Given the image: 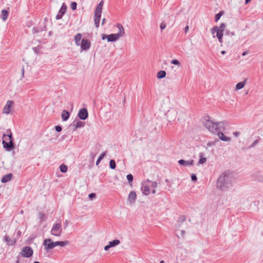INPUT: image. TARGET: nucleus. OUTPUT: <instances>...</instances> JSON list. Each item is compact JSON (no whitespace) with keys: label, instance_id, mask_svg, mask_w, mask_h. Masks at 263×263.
<instances>
[{"label":"nucleus","instance_id":"f704fd0d","mask_svg":"<svg viewBox=\"0 0 263 263\" xmlns=\"http://www.w3.org/2000/svg\"><path fill=\"white\" fill-rule=\"evenodd\" d=\"M226 27V24L224 23H221L219 27H218V28L219 31L221 30V32H223L224 29Z\"/></svg>","mask_w":263,"mask_h":263},{"label":"nucleus","instance_id":"423d86ee","mask_svg":"<svg viewBox=\"0 0 263 263\" xmlns=\"http://www.w3.org/2000/svg\"><path fill=\"white\" fill-rule=\"evenodd\" d=\"M62 227L61 220H59V222L57 221L53 225L51 230V234L55 236H60L62 232Z\"/></svg>","mask_w":263,"mask_h":263},{"label":"nucleus","instance_id":"9d476101","mask_svg":"<svg viewBox=\"0 0 263 263\" xmlns=\"http://www.w3.org/2000/svg\"><path fill=\"white\" fill-rule=\"evenodd\" d=\"M81 49L82 50H88L90 46L91 43L89 41L83 39L81 42Z\"/></svg>","mask_w":263,"mask_h":263},{"label":"nucleus","instance_id":"a878e982","mask_svg":"<svg viewBox=\"0 0 263 263\" xmlns=\"http://www.w3.org/2000/svg\"><path fill=\"white\" fill-rule=\"evenodd\" d=\"M199 158L200 159L198 162V164H203L206 162V158L205 157H204L203 154L202 153L199 154Z\"/></svg>","mask_w":263,"mask_h":263},{"label":"nucleus","instance_id":"c03bdc74","mask_svg":"<svg viewBox=\"0 0 263 263\" xmlns=\"http://www.w3.org/2000/svg\"><path fill=\"white\" fill-rule=\"evenodd\" d=\"M69 224V221L68 220H66L65 221L64 223V229H66L68 225Z\"/></svg>","mask_w":263,"mask_h":263},{"label":"nucleus","instance_id":"09e8293b","mask_svg":"<svg viewBox=\"0 0 263 263\" xmlns=\"http://www.w3.org/2000/svg\"><path fill=\"white\" fill-rule=\"evenodd\" d=\"M111 248V246H110V245H109H109H107V246H105V247H104V250H105V251H107V250H108V249H109V248Z\"/></svg>","mask_w":263,"mask_h":263},{"label":"nucleus","instance_id":"5701e85b","mask_svg":"<svg viewBox=\"0 0 263 263\" xmlns=\"http://www.w3.org/2000/svg\"><path fill=\"white\" fill-rule=\"evenodd\" d=\"M186 220V217L184 215H181L178 217L177 220L178 227H180L182 223Z\"/></svg>","mask_w":263,"mask_h":263},{"label":"nucleus","instance_id":"bb28decb","mask_svg":"<svg viewBox=\"0 0 263 263\" xmlns=\"http://www.w3.org/2000/svg\"><path fill=\"white\" fill-rule=\"evenodd\" d=\"M166 72L164 70H161L157 73V77L158 79H162L166 76Z\"/></svg>","mask_w":263,"mask_h":263},{"label":"nucleus","instance_id":"a211bd4d","mask_svg":"<svg viewBox=\"0 0 263 263\" xmlns=\"http://www.w3.org/2000/svg\"><path fill=\"white\" fill-rule=\"evenodd\" d=\"M85 125V122L82 121H78L76 123H73L70 126H73V130H76L77 128L83 127Z\"/></svg>","mask_w":263,"mask_h":263},{"label":"nucleus","instance_id":"39448f33","mask_svg":"<svg viewBox=\"0 0 263 263\" xmlns=\"http://www.w3.org/2000/svg\"><path fill=\"white\" fill-rule=\"evenodd\" d=\"M104 4V1H101L97 6L94 15V22L97 28L99 26L100 18L101 16L102 7Z\"/></svg>","mask_w":263,"mask_h":263},{"label":"nucleus","instance_id":"f257e3e1","mask_svg":"<svg viewBox=\"0 0 263 263\" xmlns=\"http://www.w3.org/2000/svg\"><path fill=\"white\" fill-rule=\"evenodd\" d=\"M203 125L210 132L214 134H217L219 138L223 141H230L231 138L227 137L224 134L221 132V130H225V127L228 125V123L226 121L219 122H215L211 120L209 116H205L202 121Z\"/></svg>","mask_w":263,"mask_h":263},{"label":"nucleus","instance_id":"6e6552de","mask_svg":"<svg viewBox=\"0 0 263 263\" xmlns=\"http://www.w3.org/2000/svg\"><path fill=\"white\" fill-rule=\"evenodd\" d=\"M33 250L31 247L26 246L22 249L20 254L22 257H30L33 255Z\"/></svg>","mask_w":263,"mask_h":263},{"label":"nucleus","instance_id":"72a5a7b5","mask_svg":"<svg viewBox=\"0 0 263 263\" xmlns=\"http://www.w3.org/2000/svg\"><path fill=\"white\" fill-rule=\"evenodd\" d=\"M39 218L40 219V220L42 221H43L45 219V214L42 212H40L39 213Z\"/></svg>","mask_w":263,"mask_h":263},{"label":"nucleus","instance_id":"20e7f679","mask_svg":"<svg viewBox=\"0 0 263 263\" xmlns=\"http://www.w3.org/2000/svg\"><path fill=\"white\" fill-rule=\"evenodd\" d=\"M68 244H69V241L67 240L64 241H59L52 242L51 239L50 238L45 239L43 242V245L45 246V249L47 251L51 249L58 246H60L63 247L66 245H67Z\"/></svg>","mask_w":263,"mask_h":263},{"label":"nucleus","instance_id":"ddd939ff","mask_svg":"<svg viewBox=\"0 0 263 263\" xmlns=\"http://www.w3.org/2000/svg\"><path fill=\"white\" fill-rule=\"evenodd\" d=\"M66 9H67L66 5L64 3H63L58 12V13L56 15L55 18L57 20H60V19L62 18L63 15L66 12Z\"/></svg>","mask_w":263,"mask_h":263},{"label":"nucleus","instance_id":"f03ea898","mask_svg":"<svg viewBox=\"0 0 263 263\" xmlns=\"http://www.w3.org/2000/svg\"><path fill=\"white\" fill-rule=\"evenodd\" d=\"M233 179V175L229 171L222 173L217 179V187L221 191L227 190L232 186Z\"/></svg>","mask_w":263,"mask_h":263},{"label":"nucleus","instance_id":"7ed1b4c3","mask_svg":"<svg viewBox=\"0 0 263 263\" xmlns=\"http://www.w3.org/2000/svg\"><path fill=\"white\" fill-rule=\"evenodd\" d=\"M3 139L2 144L7 151H10L14 148L12 134L10 129L7 130V134L3 135Z\"/></svg>","mask_w":263,"mask_h":263},{"label":"nucleus","instance_id":"3c124183","mask_svg":"<svg viewBox=\"0 0 263 263\" xmlns=\"http://www.w3.org/2000/svg\"><path fill=\"white\" fill-rule=\"evenodd\" d=\"M189 29V27L188 26H186L184 28V31L185 33H186Z\"/></svg>","mask_w":263,"mask_h":263},{"label":"nucleus","instance_id":"0eeeda50","mask_svg":"<svg viewBox=\"0 0 263 263\" xmlns=\"http://www.w3.org/2000/svg\"><path fill=\"white\" fill-rule=\"evenodd\" d=\"M121 33L119 34L112 33L109 35H103L102 39L103 40L107 39L108 42H115L121 37Z\"/></svg>","mask_w":263,"mask_h":263},{"label":"nucleus","instance_id":"6ab92c4d","mask_svg":"<svg viewBox=\"0 0 263 263\" xmlns=\"http://www.w3.org/2000/svg\"><path fill=\"white\" fill-rule=\"evenodd\" d=\"M12 174L11 173H9L8 174L5 175L2 177V178L1 179V182L3 183L7 182L9 181L12 179Z\"/></svg>","mask_w":263,"mask_h":263},{"label":"nucleus","instance_id":"e2e57ef3","mask_svg":"<svg viewBox=\"0 0 263 263\" xmlns=\"http://www.w3.org/2000/svg\"><path fill=\"white\" fill-rule=\"evenodd\" d=\"M160 263H164V260H161L160 261Z\"/></svg>","mask_w":263,"mask_h":263},{"label":"nucleus","instance_id":"f3484780","mask_svg":"<svg viewBox=\"0 0 263 263\" xmlns=\"http://www.w3.org/2000/svg\"><path fill=\"white\" fill-rule=\"evenodd\" d=\"M136 193L135 191H131L128 195V200L130 203H133L136 200Z\"/></svg>","mask_w":263,"mask_h":263},{"label":"nucleus","instance_id":"37998d69","mask_svg":"<svg viewBox=\"0 0 263 263\" xmlns=\"http://www.w3.org/2000/svg\"><path fill=\"white\" fill-rule=\"evenodd\" d=\"M88 197L90 199H92L96 197V195L95 193H90V194H89Z\"/></svg>","mask_w":263,"mask_h":263},{"label":"nucleus","instance_id":"2eb2a0df","mask_svg":"<svg viewBox=\"0 0 263 263\" xmlns=\"http://www.w3.org/2000/svg\"><path fill=\"white\" fill-rule=\"evenodd\" d=\"M3 240L8 246H13L16 242L15 239L11 238L7 235L4 236Z\"/></svg>","mask_w":263,"mask_h":263},{"label":"nucleus","instance_id":"9b49d317","mask_svg":"<svg viewBox=\"0 0 263 263\" xmlns=\"http://www.w3.org/2000/svg\"><path fill=\"white\" fill-rule=\"evenodd\" d=\"M78 116L81 120L86 119L88 116L87 109L85 108L81 109L78 112Z\"/></svg>","mask_w":263,"mask_h":263},{"label":"nucleus","instance_id":"69168bd1","mask_svg":"<svg viewBox=\"0 0 263 263\" xmlns=\"http://www.w3.org/2000/svg\"><path fill=\"white\" fill-rule=\"evenodd\" d=\"M21 213L22 214H23V210H22V211H21Z\"/></svg>","mask_w":263,"mask_h":263},{"label":"nucleus","instance_id":"a18cd8bd","mask_svg":"<svg viewBox=\"0 0 263 263\" xmlns=\"http://www.w3.org/2000/svg\"><path fill=\"white\" fill-rule=\"evenodd\" d=\"M240 133L239 132H235L233 133V135L235 137H238L240 135Z\"/></svg>","mask_w":263,"mask_h":263},{"label":"nucleus","instance_id":"0e129e2a","mask_svg":"<svg viewBox=\"0 0 263 263\" xmlns=\"http://www.w3.org/2000/svg\"><path fill=\"white\" fill-rule=\"evenodd\" d=\"M33 263H40V262L39 261H35Z\"/></svg>","mask_w":263,"mask_h":263},{"label":"nucleus","instance_id":"dca6fc26","mask_svg":"<svg viewBox=\"0 0 263 263\" xmlns=\"http://www.w3.org/2000/svg\"><path fill=\"white\" fill-rule=\"evenodd\" d=\"M194 161L193 160H190L185 161L183 159H180L178 161V163L181 165H184V166H192L194 164Z\"/></svg>","mask_w":263,"mask_h":263},{"label":"nucleus","instance_id":"680f3d73","mask_svg":"<svg viewBox=\"0 0 263 263\" xmlns=\"http://www.w3.org/2000/svg\"><path fill=\"white\" fill-rule=\"evenodd\" d=\"M98 159L101 161L102 159V158L99 157Z\"/></svg>","mask_w":263,"mask_h":263},{"label":"nucleus","instance_id":"4c0bfd02","mask_svg":"<svg viewBox=\"0 0 263 263\" xmlns=\"http://www.w3.org/2000/svg\"><path fill=\"white\" fill-rule=\"evenodd\" d=\"M171 63L172 64L176 65H180V62H179L178 60H177L176 59H174V60H172Z\"/></svg>","mask_w":263,"mask_h":263},{"label":"nucleus","instance_id":"603ef678","mask_svg":"<svg viewBox=\"0 0 263 263\" xmlns=\"http://www.w3.org/2000/svg\"><path fill=\"white\" fill-rule=\"evenodd\" d=\"M16 263H23V262H21L19 256H17V260L16 261Z\"/></svg>","mask_w":263,"mask_h":263},{"label":"nucleus","instance_id":"a19ab883","mask_svg":"<svg viewBox=\"0 0 263 263\" xmlns=\"http://www.w3.org/2000/svg\"><path fill=\"white\" fill-rule=\"evenodd\" d=\"M55 129L56 131L58 132H60L62 129V127L59 125L55 126Z\"/></svg>","mask_w":263,"mask_h":263},{"label":"nucleus","instance_id":"c9c22d12","mask_svg":"<svg viewBox=\"0 0 263 263\" xmlns=\"http://www.w3.org/2000/svg\"><path fill=\"white\" fill-rule=\"evenodd\" d=\"M70 7L72 10H75L77 9V3L74 2H71Z\"/></svg>","mask_w":263,"mask_h":263},{"label":"nucleus","instance_id":"5fc2aeb1","mask_svg":"<svg viewBox=\"0 0 263 263\" xmlns=\"http://www.w3.org/2000/svg\"><path fill=\"white\" fill-rule=\"evenodd\" d=\"M90 156L92 157V158H94L96 156V154H93V153H91Z\"/></svg>","mask_w":263,"mask_h":263},{"label":"nucleus","instance_id":"de8ad7c7","mask_svg":"<svg viewBox=\"0 0 263 263\" xmlns=\"http://www.w3.org/2000/svg\"><path fill=\"white\" fill-rule=\"evenodd\" d=\"M258 140H256L254 141V142L252 143V144L251 145V147L254 146L257 143H258Z\"/></svg>","mask_w":263,"mask_h":263},{"label":"nucleus","instance_id":"4be33fe9","mask_svg":"<svg viewBox=\"0 0 263 263\" xmlns=\"http://www.w3.org/2000/svg\"><path fill=\"white\" fill-rule=\"evenodd\" d=\"M146 182L151 183V187L153 188L152 193L153 194H155L156 193L155 189L157 187V183L156 181H154V182L151 181L149 179H147Z\"/></svg>","mask_w":263,"mask_h":263},{"label":"nucleus","instance_id":"393cba45","mask_svg":"<svg viewBox=\"0 0 263 263\" xmlns=\"http://www.w3.org/2000/svg\"><path fill=\"white\" fill-rule=\"evenodd\" d=\"M9 15V12L6 10H3L1 13L2 18L3 21H6Z\"/></svg>","mask_w":263,"mask_h":263},{"label":"nucleus","instance_id":"bf43d9fd","mask_svg":"<svg viewBox=\"0 0 263 263\" xmlns=\"http://www.w3.org/2000/svg\"><path fill=\"white\" fill-rule=\"evenodd\" d=\"M181 233H182V236H183V235H184V234H185V231H184V230L182 231H181Z\"/></svg>","mask_w":263,"mask_h":263},{"label":"nucleus","instance_id":"864d4df0","mask_svg":"<svg viewBox=\"0 0 263 263\" xmlns=\"http://www.w3.org/2000/svg\"><path fill=\"white\" fill-rule=\"evenodd\" d=\"M251 0H245V4H248L249 2H250Z\"/></svg>","mask_w":263,"mask_h":263},{"label":"nucleus","instance_id":"052dcab7","mask_svg":"<svg viewBox=\"0 0 263 263\" xmlns=\"http://www.w3.org/2000/svg\"><path fill=\"white\" fill-rule=\"evenodd\" d=\"M247 54V52H244L242 53V55H245L246 54Z\"/></svg>","mask_w":263,"mask_h":263},{"label":"nucleus","instance_id":"49530a36","mask_svg":"<svg viewBox=\"0 0 263 263\" xmlns=\"http://www.w3.org/2000/svg\"><path fill=\"white\" fill-rule=\"evenodd\" d=\"M21 71H22V78H23L24 77V72H25V69H24V66L22 67Z\"/></svg>","mask_w":263,"mask_h":263},{"label":"nucleus","instance_id":"4d7b16f0","mask_svg":"<svg viewBox=\"0 0 263 263\" xmlns=\"http://www.w3.org/2000/svg\"><path fill=\"white\" fill-rule=\"evenodd\" d=\"M105 18H103L102 19V25H103L104 23H105Z\"/></svg>","mask_w":263,"mask_h":263},{"label":"nucleus","instance_id":"473e14b6","mask_svg":"<svg viewBox=\"0 0 263 263\" xmlns=\"http://www.w3.org/2000/svg\"><path fill=\"white\" fill-rule=\"evenodd\" d=\"M109 166L111 169H115L116 167V164L114 160H111L109 162Z\"/></svg>","mask_w":263,"mask_h":263},{"label":"nucleus","instance_id":"6e6d98bb","mask_svg":"<svg viewBox=\"0 0 263 263\" xmlns=\"http://www.w3.org/2000/svg\"><path fill=\"white\" fill-rule=\"evenodd\" d=\"M100 161H100L99 160H98H98H97V162H96V165H99V163H100Z\"/></svg>","mask_w":263,"mask_h":263},{"label":"nucleus","instance_id":"2f4dec72","mask_svg":"<svg viewBox=\"0 0 263 263\" xmlns=\"http://www.w3.org/2000/svg\"><path fill=\"white\" fill-rule=\"evenodd\" d=\"M67 166L64 164H61L60 166V170L62 173H65L67 171Z\"/></svg>","mask_w":263,"mask_h":263},{"label":"nucleus","instance_id":"cd10ccee","mask_svg":"<svg viewBox=\"0 0 263 263\" xmlns=\"http://www.w3.org/2000/svg\"><path fill=\"white\" fill-rule=\"evenodd\" d=\"M120 243V241L118 239H114V240L109 242V244L111 247H115L116 246L119 245Z\"/></svg>","mask_w":263,"mask_h":263},{"label":"nucleus","instance_id":"c85d7f7f","mask_svg":"<svg viewBox=\"0 0 263 263\" xmlns=\"http://www.w3.org/2000/svg\"><path fill=\"white\" fill-rule=\"evenodd\" d=\"M245 85V82H240L238 83L236 85V89L239 90L244 87Z\"/></svg>","mask_w":263,"mask_h":263},{"label":"nucleus","instance_id":"79ce46f5","mask_svg":"<svg viewBox=\"0 0 263 263\" xmlns=\"http://www.w3.org/2000/svg\"><path fill=\"white\" fill-rule=\"evenodd\" d=\"M160 27L161 30H163L166 27V24L164 22H162L160 24Z\"/></svg>","mask_w":263,"mask_h":263},{"label":"nucleus","instance_id":"ea45409f","mask_svg":"<svg viewBox=\"0 0 263 263\" xmlns=\"http://www.w3.org/2000/svg\"><path fill=\"white\" fill-rule=\"evenodd\" d=\"M191 179L193 181L195 182H196L197 180V176L195 174H192L191 175Z\"/></svg>","mask_w":263,"mask_h":263},{"label":"nucleus","instance_id":"1a4fd4ad","mask_svg":"<svg viewBox=\"0 0 263 263\" xmlns=\"http://www.w3.org/2000/svg\"><path fill=\"white\" fill-rule=\"evenodd\" d=\"M211 33L214 34L216 32V36L218 40V41L220 43H222V37L223 33L221 32V30L219 31L218 26H215L211 29Z\"/></svg>","mask_w":263,"mask_h":263},{"label":"nucleus","instance_id":"4468645a","mask_svg":"<svg viewBox=\"0 0 263 263\" xmlns=\"http://www.w3.org/2000/svg\"><path fill=\"white\" fill-rule=\"evenodd\" d=\"M13 102L12 101L8 100L7 102L6 105L4 106L3 108V113L8 114L10 112V109L12 105H13Z\"/></svg>","mask_w":263,"mask_h":263},{"label":"nucleus","instance_id":"aec40b11","mask_svg":"<svg viewBox=\"0 0 263 263\" xmlns=\"http://www.w3.org/2000/svg\"><path fill=\"white\" fill-rule=\"evenodd\" d=\"M116 27L118 30V32L116 34H119L121 33V37L123 36L125 33L124 29L123 26L120 24H117L116 25Z\"/></svg>","mask_w":263,"mask_h":263},{"label":"nucleus","instance_id":"8fccbe9b","mask_svg":"<svg viewBox=\"0 0 263 263\" xmlns=\"http://www.w3.org/2000/svg\"><path fill=\"white\" fill-rule=\"evenodd\" d=\"M105 155H106V153L105 152H103V153H102L100 155V156L99 157H101V158H102V159H103Z\"/></svg>","mask_w":263,"mask_h":263},{"label":"nucleus","instance_id":"c756f323","mask_svg":"<svg viewBox=\"0 0 263 263\" xmlns=\"http://www.w3.org/2000/svg\"><path fill=\"white\" fill-rule=\"evenodd\" d=\"M42 47L41 45H39L37 47H33L32 49L34 52L38 54L40 53V50L42 49Z\"/></svg>","mask_w":263,"mask_h":263},{"label":"nucleus","instance_id":"7c9ffc66","mask_svg":"<svg viewBox=\"0 0 263 263\" xmlns=\"http://www.w3.org/2000/svg\"><path fill=\"white\" fill-rule=\"evenodd\" d=\"M223 13H224L223 11H221L215 15V22H217L220 19L221 16L223 15Z\"/></svg>","mask_w":263,"mask_h":263},{"label":"nucleus","instance_id":"b1692460","mask_svg":"<svg viewBox=\"0 0 263 263\" xmlns=\"http://www.w3.org/2000/svg\"><path fill=\"white\" fill-rule=\"evenodd\" d=\"M82 39V34L81 33H78L76 34V35L74 36V41L76 43V44L77 46L80 45V41Z\"/></svg>","mask_w":263,"mask_h":263},{"label":"nucleus","instance_id":"13d9d810","mask_svg":"<svg viewBox=\"0 0 263 263\" xmlns=\"http://www.w3.org/2000/svg\"><path fill=\"white\" fill-rule=\"evenodd\" d=\"M221 53L222 54H224L226 53V51H224V50L222 51L221 52Z\"/></svg>","mask_w":263,"mask_h":263},{"label":"nucleus","instance_id":"f8f14e48","mask_svg":"<svg viewBox=\"0 0 263 263\" xmlns=\"http://www.w3.org/2000/svg\"><path fill=\"white\" fill-rule=\"evenodd\" d=\"M141 191L142 193L145 195H148L150 194V186L146 182H143L142 183Z\"/></svg>","mask_w":263,"mask_h":263},{"label":"nucleus","instance_id":"e433bc0d","mask_svg":"<svg viewBox=\"0 0 263 263\" xmlns=\"http://www.w3.org/2000/svg\"><path fill=\"white\" fill-rule=\"evenodd\" d=\"M126 178L129 182H132L133 180V176L130 174H128Z\"/></svg>","mask_w":263,"mask_h":263},{"label":"nucleus","instance_id":"58836bf2","mask_svg":"<svg viewBox=\"0 0 263 263\" xmlns=\"http://www.w3.org/2000/svg\"><path fill=\"white\" fill-rule=\"evenodd\" d=\"M226 34L228 35L234 36L235 35V32H233V31L231 32L230 30H227L226 31Z\"/></svg>","mask_w":263,"mask_h":263},{"label":"nucleus","instance_id":"412c9836","mask_svg":"<svg viewBox=\"0 0 263 263\" xmlns=\"http://www.w3.org/2000/svg\"><path fill=\"white\" fill-rule=\"evenodd\" d=\"M62 119L63 121H67L69 118V113L68 111L66 110H64L62 111Z\"/></svg>","mask_w":263,"mask_h":263}]
</instances>
